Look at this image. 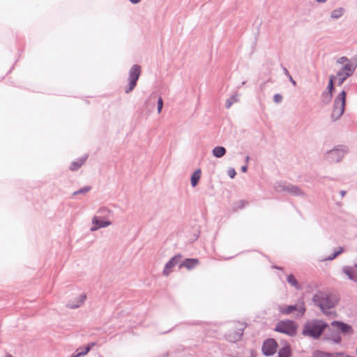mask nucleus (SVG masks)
I'll list each match as a JSON object with an SVG mask.
<instances>
[{
    "label": "nucleus",
    "instance_id": "nucleus-31",
    "mask_svg": "<svg viewBox=\"0 0 357 357\" xmlns=\"http://www.w3.org/2000/svg\"><path fill=\"white\" fill-rule=\"evenodd\" d=\"M337 63L344 66L345 63H351V62L349 61V59L347 57L341 56L337 59Z\"/></svg>",
    "mask_w": 357,
    "mask_h": 357
},
{
    "label": "nucleus",
    "instance_id": "nucleus-6",
    "mask_svg": "<svg viewBox=\"0 0 357 357\" xmlns=\"http://www.w3.org/2000/svg\"><path fill=\"white\" fill-rule=\"evenodd\" d=\"M347 149L346 147L340 146L328 151L324 155V158L329 162H338L344 156Z\"/></svg>",
    "mask_w": 357,
    "mask_h": 357
},
{
    "label": "nucleus",
    "instance_id": "nucleus-21",
    "mask_svg": "<svg viewBox=\"0 0 357 357\" xmlns=\"http://www.w3.org/2000/svg\"><path fill=\"white\" fill-rule=\"evenodd\" d=\"M213 155L215 158H220L226 153V149L223 146H215L212 151Z\"/></svg>",
    "mask_w": 357,
    "mask_h": 357
},
{
    "label": "nucleus",
    "instance_id": "nucleus-20",
    "mask_svg": "<svg viewBox=\"0 0 357 357\" xmlns=\"http://www.w3.org/2000/svg\"><path fill=\"white\" fill-rule=\"evenodd\" d=\"M86 160V156L82 157V158L78 159L77 161H74L71 163L70 166V169L72 171H75L79 169L82 165L85 162Z\"/></svg>",
    "mask_w": 357,
    "mask_h": 357
},
{
    "label": "nucleus",
    "instance_id": "nucleus-1",
    "mask_svg": "<svg viewBox=\"0 0 357 357\" xmlns=\"http://www.w3.org/2000/svg\"><path fill=\"white\" fill-rule=\"evenodd\" d=\"M312 301L315 305L320 307L324 314L329 316L334 313L328 310L337 305L339 297L335 294L319 291L313 296Z\"/></svg>",
    "mask_w": 357,
    "mask_h": 357
},
{
    "label": "nucleus",
    "instance_id": "nucleus-12",
    "mask_svg": "<svg viewBox=\"0 0 357 357\" xmlns=\"http://www.w3.org/2000/svg\"><path fill=\"white\" fill-rule=\"evenodd\" d=\"M278 344L273 339H268L264 342L262 351L265 356H271L276 351Z\"/></svg>",
    "mask_w": 357,
    "mask_h": 357
},
{
    "label": "nucleus",
    "instance_id": "nucleus-33",
    "mask_svg": "<svg viewBox=\"0 0 357 357\" xmlns=\"http://www.w3.org/2000/svg\"><path fill=\"white\" fill-rule=\"evenodd\" d=\"M282 96L279 93L275 94L273 96V100L275 103H280L282 100Z\"/></svg>",
    "mask_w": 357,
    "mask_h": 357
},
{
    "label": "nucleus",
    "instance_id": "nucleus-14",
    "mask_svg": "<svg viewBox=\"0 0 357 357\" xmlns=\"http://www.w3.org/2000/svg\"><path fill=\"white\" fill-rule=\"evenodd\" d=\"M356 269L355 266H344L342 268V271L350 280L357 282V271Z\"/></svg>",
    "mask_w": 357,
    "mask_h": 357
},
{
    "label": "nucleus",
    "instance_id": "nucleus-22",
    "mask_svg": "<svg viewBox=\"0 0 357 357\" xmlns=\"http://www.w3.org/2000/svg\"><path fill=\"white\" fill-rule=\"evenodd\" d=\"M291 349L290 347L286 346L279 350L278 357H290Z\"/></svg>",
    "mask_w": 357,
    "mask_h": 357
},
{
    "label": "nucleus",
    "instance_id": "nucleus-44",
    "mask_svg": "<svg viewBox=\"0 0 357 357\" xmlns=\"http://www.w3.org/2000/svg\"><path fill=\"white\" fill-rule=\"evenodd\" d=\"M355 267L357 268V263L355 264Z\"/></svg>",
    "mask_w": 357,
    "mask_h": 357
},
{
    "label": "nucleus",
    "instance_id": "nucleus-2",
    "mask_svg": "<svg viewBox=\"0 0 357 357\" xmlns=\"http://www.w3.org/2000/svg\"><path fill=\"white\" fill-rule=\"evenodd\" d=\"M328 328L326 333V339L332 340L335 343L341 342L340 332L344 334H351L353 333L352 328L350 325L342 321H333Z\"/></svg>",
    "mask_w": 357,
    "mask_h": 357
},
{
    "label": "nucleus",
    "instance_id": "nucleus-36",
    "mask_svg": "<svg viewBox=\"0 0 357 357\" xmlns=\"http://www.w3.org/2000/svg\"><path fill=\"white\" fill-rule=\"evenodd\" d=\"M288 78H289V81L292 83V84H293L294 86H296V81L292 78V77H291V75H289Z\"/></svg>",
    "mask_w": 357,
    "mask_h": 357
},
{
    "label": "nucleus",
    "instance_id": "nucleus-35",
    "mask_svg": "<svg viewBox=\"0 0 357 357\" xmlns=\"http://www.w3.org/2000/svg\"><path fill=\"white\" fill-rule=\"evenodd\" d=\"M227 174L230 178H234L235 177L236 173L234 168H229V169L227 171Z\"/></svg>",
    "mask_w": 357,
    "mask_h": 357
},
{
    "label": "nucleus",
    "instance_id": "nucleus-40",
    "mask_svg": "<svg viewBox=\"0 0 357 357\" xmlns=\"http://www.w3.org/2000/svg\"><path fill=\"white\" fill-rule=\"evenodd\" d=\"M318 3H326L328 0H316Z\"/></svg>",
    "mask_w": 357,
    "mask_h": 357
},
{
    "label": "nucleus",
    "instance_id": "nucleus-16",
    "mask_svg": "<svg viewBox=\"0 0 357 357\" xmlns=\"http://www.w3.org/2000/svg\"><path fill=\"white\" fill-rule=\"evenodd\" d=\"M199 261L197 259H185L180 265L179 268H181L183 267L186 268L188 270H191L193 268L198 266Z\"/></svg>",
    "mask_w": 357,
    "mask_h": 357
},
{
    "label": "nucleus",
    "instance_id": "nucleus-24",
    "mask_svg": "<svg viewBox=\"0 0 357 357\" xmlns=\"http://www.w3.org/2000/svg\"><path fill=\"white\" fill-rule=\"evenodd\" d=\"M238 102V94L235 93L226 100L225 106L227 109H229L234 102Z\"/></svg>",
    "mask_w": 357,
    "mask_h": 357
},
{
    "label": "nucleus",
    "instance_id": "nucleus-11",
    "mask_svg": "<svg viewBox=\"0 0 357 357\" xmlns=\"http://www.w3.org/2000/svg\"><path fill=\"white\" fill-rule=\"evenodd\" d=\"M91 231H95L102 228H106L112 225V222L108 219H102L101 216L94 215L91 220Z\"/></svg>",
    "mask_w": 357,
    "mask_h": 357
},
{
    "label": "nucleus",
    "instance_id": "nucleus-18",
    "mask_svg": "<svg viewBox=\"0 0 357 357\" xmlns=\"http://www.w3.org/2000/svg\"><path fill=\"white\" fill-rule=\"evenodd\" d=\"M245 328L244 323H238L237 331L233 337H229L231 341H237L243 335V332Z\"/></svg>",
    "mask_w": 357,
    "mask_h": 357
},
{
    "label": "nucleus",
    "instance_id": "nucleus-17",
    "mask_svg": "<svg viewBox=\"0 0 357 357\" xmlns=\"http://www.w3.org/2000/svg\"><path fill=\"white\" fill-rule=\"evenodd\" d=\"M345 14V9L342 7H338L333 9L330 13L331 20H335L342 17Z\"/></svg>",
    "mask_w": 357,
    "mask_h": 357
},
{
    "label": "nucleus",
    "instance_id": "nucleus-29",
    "mask_svg": "<svg viewBox=\"0 0 357 357\" xmlns=\"http://www.w3.org/2000/svg\"><path fill=\"white\" fill-rule=\"evenodd\" d=\"M91 190V188L89 186H85L77 191H75L73 195H78V194H84V193H86L88 192L89 190Z\"/></svg>",
    "mask_w": 357,
    "mask_h": 357
},
{
    "label": "nucleus",
    "instance_id": "nucleus-42",
    "mask_svg": "<svg viewBox=\"0 0 357 357\" xmlns=\"http://www.w3.org/2000/svg\"><path fill=\"white\" fill-rule=\"evenodd\" d=\"M249 159H250L249 156H246V158H245L246 162H248Z\"/></svg>",
    "mask_w": 357,
    "mask_h": 357
},
{
    "label": "nucleus",
    "instance_id": "nucleus-41",
    "mask_svg": "<svg viewBox=\"0 0 357 357\" xmlns=\"http://www.w3.org/2000/svg\"><path fill=\"white\" fill-rule=\"evenodd\" d=\"M346 192L345 191H341L340 194L342 197H344L345 195Z\"/></svg>",
    "mask_w": 357,
    "mask_h": 357
},
{
    "label": "nucleus",
    "instance_id": "nucleus-9",
    "mask_svg": "<svg viewBox=\"0 0 357 357\" xmlns=\"http://www.w3.org/2000/svg\"><path fill=\"white\" fill-rule=\"evenodd\" d=\"M275 331L293 336L296 332V326L292 321H283L278 323Z\"/></svg>",
    "mask_w": 357,
    "mask_h": 357
},
{
    "label": "nucleus",
    "instance_id": "nucleus-3",
    "mask_svg": "<svg viewBox=\"0 0 357 357\" xmlns=\"http://www.w3.org/2000/svg\"><path fill=\"white\" fill-rule=\"evenodd\" d=\"M328 324L321 320H313L306 323L303 330V334L313 338L319 337Z\"/></svg>",
    "mask_w": 357,
    "mask_h": 357
},
{
    "label": "nucleus",
    "instance_id": "nucleus-19",
    "mask_svg": "<svg viewBox=\"0 0 357 357\" xmlns=\"http://www.w3.org/2000/svg\"><path fill=\"white\" fill-rule=\"evenodd\" d=\"M201 175L202 172L200 169H198L194 172L190 178V182L192 187H195L198 184V182L201 178Z\"/></svg>",
    "mask_w": 357,
    "mask_h": 357
},
{
    "label": "nucleus",
    "instance_id": "nucleus-10",
    "mask_svg": "<svg viewBox=\"0 0 357 357\" xmlns=\"http://www.w3.org/2000/svg\"><path fill=\"white\" fill-rule=\"evenodd\" d=\"M276 190L280 192H286L295 196L303 197L305 195V192L300 188L291 184L279 183L276 187Z\"/></svg>",
    "mask_w": 357,
    "mask_h": 357
},
{
    "label": "nucleus",
    "instance_id": "nucleus-38",
    "mask_svg": "<svg viewBox=\"0 0 357 357\" xmlns=\"http://www.w3.org/2000/svg\"><path fill=\"white\" fill-rule=\"evenodd\" d=\"M132 3H138L140 2L141 0H129Z\"/></svg>",
    "mask_w": 357,
    "mask_h": 357
},
{
    "label": "nucleus",
    "instance_id": "nucleus-23",
    "mask_svg": "<svg viewBox=\"0 0 357 357\" xmlns=\"http://www.w3.org/2000/svg\"><path fill=\"white\" fill-rule=\"evenodd\" d=\"M91 346L88 345L84 348H79L76 350V354L74 355L75 357H81L82 356L86 355L90 350H91Z\"/></svg>",
    "mask_w": 357,
    "mask_h": 357
},
{
    "label": "nucleus",
    "instance_id": "nucleus-7",
    "mask_svg": "<svg viewBox=\"0 0 357 357\" xmlns=\"http://www.w3.org/2000/svg\"><path fill=\"white\" fill-rule=\"evenodd\" d=\"M141 73V68L138 65H134L129 71L128 87L125 89L126 93H130L135 87L137 82Z\"/></svg>",
    "mask_w": 357,
    "mask_h": 357
},
{
    "label": "nucleus",
    "instance_id": "nucleus-37",
    "mask_svg": "<svg viewBox=\"0 0 357 357\" xmlns=\"http://www.w3.org/2000/svg\"><path fill=\"white\" fill-rule=\"evenodd\" d=\"M241 171L243 172H246L248 171V166H247V165L241 167Z\"/></svg>",
    "mask_w": 357,
    "mask_h": 357
},
{
    "label": "nucleus",
    "instance_id": "nucleus-4",
    "mask_svg": "<svg viewBox=\"0 0 357 357\" xmlns=\"http://www.w3.org/2000/svg\"><path fill=\"white\" fill-rule=\"evenodd\" d=\"M356 67L357 56L353 59V63H345L340 69H339L335 76L338 84L342 85L348 77H351L354 73Z\"/></svg>",
    "mask_w": 357,
    "mask_h": 357
},
{
    "label": "nucleus",
    "instance_id": "nucleus-15",
    "mask_svg": "<svg viewBox=\"0 0 357 357\" xmlns=\"http://www.w3.org/2000/svg\"><path fill=\"white\" fill-rule=\"evenodd\" d=\"M86 295L85 294H81L74 301H69L67 304V307L70 309H76L82 306L85 302Z\"/></svg>",
    "mask_w": 357,
    "mask_h": 357
},
{
    "label": "nucleus",
    "instance_id": "nucleus-25",
    "mask_svg": "<svg viewBox=\"0 0 357 357\" xmlns=\"http://www.w3.org/2000/svg\"><path fill=\"white\" fill-rule=\"evenodd\" d=\"M344 251V249L343 247H339L337 250L335 251L333 255L328 256L327 258L324 259L323 261H324V260L331 261V260L334 259L335 258H336L339 255L342 253Z\"/></svg>",
    "mask_w": 357,
    "mask_h": 357
},
{
    "label": "nucleus",
    "instance_id": "nucleus-34",
    "mask_svg": "<svg viewBox=\"0 0 357 357\" xmlns=\"http://www.w3.org/2000/svg\"><path fill=\"white\" fill-rule=\"evenodd\" d=\"M163 106V101L161 97H160L158 100V112L160 114L162 111Z\"/></svg>",
    "mask_w": 357,
    "mask_h": 357
},
{
    "label": "nucleus",
    "instance_id": "nucleus-30",
    "mask_svg": "<svg viewBox=\"0 0 357 357\" xmlns=\"http://www.w3.org/2000/svg\"><path fill=\"white\" fill-rule=\"evenodd\" d=\"M323 100L325 102L328 103L331 101V98H332V93L331 92H325L323 94Z\"/></svg>",
    "mask_w": 357,
    "mask_h": 357
},
{
    "label": "nucleus",
    "instance_id": "nucleus-39",
    "mask_svg": "<svg viewBox=\"0 0 357 357\" xmlns=\"http://www.w3.org/2000/svg\"><path fill=\"white\" fill-rule=\"evenodd\" d=\"M284 74L289 77V75H290V74L289 73V71L287 70V68H284Z\"/></svg>",
    "mask_w": 357,
    "mask_h": 357
},
{
    "label": "nucleus",
    "instance_id": "nucleus-26",
    "mask_svg": "<svg viewBox=\"0 0 357 357\" xmlns=\"http://www.w3.org/2000/svg\"><path fill=\"white\" fill-rule=\"evenodd\" d=\"M287 282L293 287H294L296 289H300V286L297 282V280H296V278H294V276L293 275H289L288 277H287Z\"/></svg>",
    "mask_w": 357,
    "mask_h": 357
},
{
    "label": "nucleus",
    "instance_id": "nucleus-32",
    "mask_svg": "<svg viewBox=\"0 0 357 357\" xmlns=\"http://www.w3.org/2000/svg\"><path fill=\"white\" fill-rule=\"evenodd\" d=\"M313 357H327V352L316 351L313 353Z\"/></svg>",
    "mask_w": 357,
    "mask_h": 357
},
{
    "label": "nucleus",
    "instance_id": "nucleus-27",
    "mask_svg": "<svg viewBox=\"0 0 357 357\" xmlns=\"http://www.w3.org/2000/svg\"><path fill=\"white\" fill-rule=\"evenodd\" d=\"M97 213L104 217H107L111 213V211L107 207H101L98 210Z\"/></svg>",
    "mask_w": 357,
    "mask_h": 357
},
{
    "label": "nucleus",
    "instance_id": "nucleus-28",
    "mask_svg": "<svg viewBox=\"0 0 357 357\" xmlns=\"http://www.w3.org/2000/svg\"><path fill=\"white\" fill-rule=\"evenodd\" d=\"M334 79H336L335 76L331 75L330 77L329 82H328V86H327L328 92H331V93L333 92V90L334 89V86H333V81H334Z\"/></svg>",
    "mask_w": 357,
    "mask_h": 357
},
{
    "label": "nucleus",
    "instance_id": "nucleus-43",
    "mask_svg": "<svg viewBox=\"0 0 357 357\" xmlns=\"http://www.w3.org/2000/svg\"><path fill=\"white\" fill-rule=\"evenodd\" d=\"M6 357H12L10 355H7Z\"/></svg>",
    "mask_w": 357,
    "mask_h": 357
},
{
    "label": "nucleus",
    "instance_id": "nucleus-8",
    "mask_svg": "<svg viewBox=\"0 0 357 357\" xmlns=\"http://www.w3.org/2000/svg\"><path fill=\"white\" fill-rule=\"evenodd\" d=\"M278 310L280 311V312L284 314H289L293 312L294 311H296L298 313L296 314V317H301L304 314L305 312V307L304 305V303L301 302L292 305H280L278 307Z\"/></svg>",
    "mask_w": 357,
    "mask_h": 357
},
{
    "label": "nucleus",
    "instance_id": "nucleus-13",
    "mask_svg": "<svg viewBox=\"0 0 357 357\" xmlns=\"http://www.w3.org/2000/svg\"><path fill=\"white\" fill-rule=\"evenodd\" d=\"M181 257V256L180 255H176L166 263L162 271L164 275L168 276L172 273V268L178 264Z\"/></svg>",
    "mask_w": 357,
    "mask_h": 357
},
{
    "label": "nucleus",
    "instance_id": "nucleus-5",
    "mask_svg": "<svg viewBox=\"0 0 357 357\" xmlns=\"http://www.w3.org/2000/svg\"><path fill=\"white\" fill-rule=\"evenodd\" d=\"M346 92L342 91L335 99L331 119L333 121L338 120L344 113L345 107Z\"/></svg>",
    "mask_w": 357,
    "mask_h": 357
}]
</instances>
